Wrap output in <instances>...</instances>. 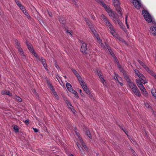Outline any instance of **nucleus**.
I'll use <instances>...</instances> for the list:
<instances>
[{
	"instance_id": "nucleus-1",
	"label": "nucleus",
	"mask_w": 156,
	"mask_h": 156,
	"mask_svg": "<svg viewBox=\"0 0 156 156\" xmlns=\"http://www.w3.org/2000/svg\"><path fill=\"white\" fill-rule=\"evenodd\" d=\"M142 13L146 20L148 23H151L152 21L151 17L148 12L146 10H143Z\"/></svg>"
},
{
	"instance_id": "nucleus-2",
	"label": "nucleus",
	"mask_w": 156,
	"mask_h": 156,
	"mask_svg": "<svg viewBox=\"0 0 156 156\" xmlns=\"http://www.w3.org/2000/svg\"><path fill=\"white\" fill-rule=\"evenodd\" d=\"M113 3L114 6L118 12H119V14L122 15V13L121 12V8L120 7V3L119 0H113Z\"/></svg>"
},
{
	"instance_id": "nucleus-3",
	"label": "nucleus",
	"mask_w": 156,
	"mask_h": 156,
	"mask_svg": "<svg viewBox=\"0 0 156 156\" xmlns=\"http://www.w3.org/2000/svg\"><path fill=\"white\" fill-rule=\"evenodd\" d=\"M105 24L106 26L109 28L110 30V31L111 33L115 37V35L114 34L115 30L114 29L113 26L112 24L110 22L109 20H108L106 21L105 23Z\"/></svg>"
},
{
	"instance_id": "nucleus-4",
	"label": "nucleus",
	"mask_w": 156,
	"mask_h": 156,
	"mask_svg": "<svg viewBox=\"0 0 156 156\" xmlns=\"http://www.w3.org/2000/svg\"><path fill=\"white\" fill-rule=\"evenodd\" d=\"M92 33H93L94 36L97 38L98 41V42H99L101 46L102 47L105 48V45H104V44H103L102 42V40L99 37L98 35L96 30H94Z\"/></svg>"
},
{
	"instance_id": "nucleus-5",
	"label": "nucleus",
	"mask_w": 156,
	"mask_h": 156,
	"mask_svg": "<svg viewBox=\"0 0 156 156\" xmlns=\"http://www.w3.org/2000/svg\"><path fill=\"white\" fill-rule=\"evenodd\" d=\"M138 61L139 63L142 66L143 68H144L145 70L147 72L150 74L153 71L151 70L148 67H147L145 64L142 61L140 60H138Z\"/></svg>"
},
{
	"instance_id": "nucleus-6",
	"label": "nucleus",
	"mask_w": 156,
	"mask_h": 156,
	"mask_svg": "<svg viewBox=\"0 0 156 156\" xmlns=\"http://www.w3.org/2000/svg\"><path fill=\"white\" fill-rule=\"evenodd\" d=\"M140 89L141 90L142 93L145 96H147L148 94L146 91V89L144 87V86L142 84L139 85V86H138Z\"/></svg>"
},
{
	"instance_id": "nucleus-7",
	"label": "nucleus",
	"mask_w": 156,
	"mask_h": 156,
	"mask_svg": "<svg viewBox=\"0 0 156 156\" xmlns=\"http://www.w3.org/2000/svg\"><path fill=\"white\" fill-rule=\"evenodd\" d=\"M134 6L136 8L139 9L141 7V4L138 0H131Z\"/></svg>"
},
{
	"instance_id": "nucleus-8",
	"label": "nucleus",
	"mask_w": 156,
	"mask_h": 156,
	"mask_svg": "<svg viewBox=\"0 0 156 156\" xmlns=\"http://www.w3.org/2000/svg\"><path fill=\"white\" fill-rule=\"evenodd\" d=\"M96 1L98 3H101L106 9L107 12L111 9L109 7L106 5L102 0H96Z\"/></svg>"
},
{
	"instance_id": "nucleus-9",
	"label": "nucleus",
	"mask_w": 156,
	"mask_h": 156,
	"mask_svg": "<svg viewBox=\"0 0 156 156\" xmlns=\"http://www.w3.org/2000/svg\"><path fill=\"white\" fill-rule=\"evenodd\" d=\"M87 45L85 43H83L82 44L81 48L80 49L81 51L83 53L86 54L87 53Z\"/></svg>"
},
{
	"instance_id": "nucleus-10",
	"label": "nucleus",
	"mask_w": 156,
	"mask_h": 156,
	"mask_svg": "<svg viewBox=\"0 0 156 156\" xmlns=\"http://www.w3.org/2000/svg\"><path fill=\"white\" fill-rule=\"evenodd\" d=\"M132 91L137 96L140 97L141 96V93L137 87L133 89L132 90Z\"/></svg>"
},
{
	"instance_id": "nucleus-11",
	"label": "nucleus",
	"mask_w": 156,
	"mask_h": 156,
	"mask_svg": "<svg viewBox=\"0 0 156 156\" xmlns=\"http://www.w3.org/2000/svg\"><path fill=\"white\" fill-rule=\"evenodd\" d=\"M41 61L42 65H43L44 67L47 70H48L47 67V65L46 60L43 57H40V59L39 60Z\"/></svg>"
},
{
	"instance_id": "nucleus-12",
	"label": "nucleus",
	"mask_w": 156,
	"mask_h": 156,
	"mask_svg": "<svg viewBox=\"0 0 156 156\" xmlns=\"http://www.w3.org/2000/svg\"><path fill=\"white\" fill-rule=\"evenodd\" d=\"M76 134L77 135V136L79 138V140H80V141L81 144L82 146L84 147L85 150L86 151L88 152V149L87 147V146H86V145L84 143H83V140L80 137V136L79 135V134H78L76 133Z\"/></svg>"
},
{
	"instance_id": "nucleus-13",
	"label": "nucleus",
	"mask_w": 156,
	"mask_h": 156,
	"mask_svg": "<svg viewBox=\"0 0 156 156\" xmlns=\"http://www.w3.org/2000/svg\"><path fill=\"white\" fill-rule=\"evenodd\" d=\"M105 48H104L103 47V48L104 49H105L106 48L108 49L110 53V54H111V55L113 57L115 55H114V54L112 52V50L111 49L110 47L105 42Z\"/></svg>"
},
{
	"instance_id": "nucleus-14",
	"label": "nucleus",
	"mask_w": 156,
	"mask_h": 156,
	"mask_svg": "<svg viewBox=\"0 0 156 156\" xmlns=\"http://www.w3.org/2000/svg\"><path fill=\"white\" fill-rule=\"evenodd\" d=\"M97 74L99 76L100 79H101V81L103 84H104V82H105V80H104V78H103L102 76V73L100 71H98L97 72Z\"/></svg>"
},
{
	"instance_id": "nucleus-15",
	"label": "nucleus",
	"mask_w": 156,
	"mask_h": 156,
	"mask_svg": "<svg viewBox=\"0 0 156 156\" xmlns=\"http://www.w3.org/2000/svg\"><path fill=\"white\" fill-rule=\"evenodd\" d=\"M151 33L154 36H156V27H151L150 28Z\"/></svg>"
},
{
	"instance_id": "nucleus-16",
	"label": "nucleus",
	"mask_w": 156,
	"mask_h": 156,
	"mask_svg": "<svg viewBox=\"0 0 156 156\" xmlns=\"http://www.w3.org/2000/svg\"><path fill=\"white\" fill-rule=\"evenodd\" d=\"M71 70L74 73V74L77 77L78 80L80 79V78H81V77L80 75L77 72L75 69L72 68L71 69Z\"/></svg>"
},
{
	"instance_id": "nucleus-17",
	"label": "nucleus",
	"mask_w": 156,
	"mask_h": 156,
	"mask_svg": "<svg viewBox=\"0 0 156 156\" xmlns=\"http://www.w3.org/2000/svg\"><path fill=\"white\" fill-rule=\"evenodd\" d=\"M78 80H79L83 88H84V87H87L85 82L81 78H80V79H79Z\"/></svg>"
},
{
	"instance_id": "nucleus-18",
	"label": "nucleus",
	"mask_w": 156,
	"mask_h": 156,
	"mask_svg": "<svg viewBox=\"0 0 156 156\" xmlns=\"http://www.w3.org/2000/svg\"><path fill=\"white\" fill-rule=\"evenodd\" d=\"M27 45V47L30 50V51L31 52V53L34 52V50L33 48V47L31 45V44H29L28 43L26 42Z\"/></svg>"
},
{
	"instance_id": "nucleus-19",
	"label": "nucleus",
	"mask_w": 156,
	"mask_h": 156,
	"mask_svg": "<svg viewBox=\"0 0 156 156\" xmlns=\"http://www.w3.org/2000/svg\"><path fill=\"white\" fill-rule=\"evenodd\" d=\"M138 77H139V79H140L142 81H144V83H143V84H145L146 83H147V82L145 81L146 78L143 74L141 73Z\"/></svg>"
},
{
	"instance_id": "nucleus-20",
	"label": "nucleus",
	"mask_w": 156,
	"mask_h": 156,
	"mask_svg": "<svg viewBox=\"0 0 156 156\" xmlns=\"http://www.w3.org/2000/svg\"><path fill=\"white\" fill-rule=\"evenodd\" d=\"M128 85L132 90L137 87L135 84L131 82L128 83Z\"/></svg>"
},
{
	"instance_id": "nucleus-21",
	"label": "nucleus",
	"mask_w": 156,
	"mask_h": 156,
	"mask_svg": "<svg viewBox=\"0 0 156 156\" xmlns=\"http://www.w3.org/2000/svg\"><path fill=\"white\" fill-rule=\"evenodd\" d=\"M58 19L60 23H62L63 25L65 24L66 23V20H64V18L63 16H60L58 18Z\"/></svg>"
},
{
	"instance_id": "nucleus-22",
	"label": "nucleus",
	"mask_w": 156,
	"mask_h": 156,
	"mask_svg": "<svg viewBox=\"0 0 156 156\" xmlns=\"http://www.w3.org/2000/svg\"><path fill=\"white\" fill-rule=\"evenodd\" d=\"M1 94L3 95H7L9 96H12V94L10 93V92L8 90H2L1 92Z\"/></svg>"
},
{
	"instance_id": "nucleus-23",
	"label": "nucleus",
	"mask_w": 156,
	"mask_h": 156,
	"mask_svg": "<svg viewBox=\"0 0 156 156\" xmlns=\"http://www.w3.org/2000/svg\"><path fill=\"white\" fill-rule=\"evenodd\" d=\"M47 83L48 87L50 88L51 91H52L55 90L53 87L49 80H47Z\"/></svg>"
},
{
	"instance_id": "nucleus-24",
	"label": "nucleus",
	"mask_w": 156,
	"mask_h": 156,
	"mask_svg": "<svg viewBox=\"0 0 156 156\" xmlns=\"http://www.w3.org/2000/svg\"><path fill=\"white\" fill-rule=\"evenodd\" d=\"M141 80L139 79V78L136 79V84L138 86H139V85L143 84L144 83V81H141Z\"/></svg>"
},
{
	"instance_id": "nucleus-25",
	"label": "nucleus",
	"mask_w": 156,
	"mask_h": 156,
	"mask_svg": "<svg viewBox=\"0 0 156 156\" xmlns=\"http://www.w3.org/2000/svg\"><path fill=\"white\" fill-rule=\"evenodd\" d=\"M15 47L17 49L21 48L20 43L18 41L16 40L15 41Z\"/></svg>"
},
{
	"instance_id": "nucleus-26",
	"label": "nucleus",
	"mask_w": 156,
	"mask_h": 156,
	"mask_svg": "<svg viewBox=\"0 0 156 156\" xmlns=\"http://www.w3.org/2000/svg\"><path fill=\"white\" fill-rule=\"evenodd\" d=\"M12 127L15 133H17L19 132V127L16 125H13Z\"/></svg>"
},
{
	"instance_id": "nucleus-27",
	"label": "nucleus",
	"mask_w": 156,
	"mask_h": 156,
	"mask_svg": "<svg viewBox=\"0 0 156 156\" xmlns=\"http://www.w3.org/2000/svg\"><path fill=\"white\" fill-rule=\"evenodd\" d=\"M123 75L125 79L128 83L131 82L130 79L129 78L128 76L127 75L126 73L124 75Z\"/></svg>"
},
{
	"instance_id": "nucleus-28",
	"label": "nucleus",
	"mask_w": 156,
	"mask_h": 156,
	"mask_svg": "<svg viewBox=\"0 0 156 156\" xmlns=\"http://www.w3.org/2000/svg\"><path fill=\"white\" fill-rule=\"evenodd\" d=\"M66 86L67 89L69 91L73 89L72 86L69 83H66Z\"/></svg>"
},
{
	"instance_id": "nucleus-29",
	"label": "nucleus",
	"mask_w": 156,
	"mask_h": 156,
	"mask_svg": "<svg viewBox=\"0 0 156 156\" xmlns=\"http://www.w3.org/2000/svg\"><path fill=\"white\" fill-rule=\"evenodd\" d=\"M151 93L152 95L155 97L156 99V89H152L151 90Z\"/></svg>"
},
{
	"instance_id": "nucleus-30",
	"label": "nucleus",
	"mask_w": 156,
	"mask_h": 156,
	"mask_svg": "<svg viewBox=\"0 0 156 156\" xmlns=\"http://www.w3.org/2000/svg\"><path fill=\"white\" fill-rule=\"evenodd\" d=\"M144 105L149 110H152V108L148 103L147 102H145L144 103Z\"/></svg>"
},
{
	"instance_id": "nucleus-31",
	"label": "nucleus",
	"mask_w": 156,
	"mask_h": 156,
	"mask_svg": "<svg viewBox=\"0 0 156 156\" xmlns=\"http://www.w3.org/2000/svg\"><path fill=\"white\" fill-rule=\"evenodd\" d=\"M109 15L110 16H111L112 17H113L114 16V14L112 12V10L111 9H110V10H109L107 11Z\"/></svg>"
},
{
	"instance_id": "nucleus-32",
	"label": "nucleus",
	"mask_w": 156,
	"mask_h": 156,
	"mask_svg": "<svg viewBox=\"0 0 156 156\" xmlns=\"http://www.w3.org/2000/svg\"><path fill=\"white\" fill-rule=\"evenodd\" d=\"M101 16L105 23L108 20L107 19V17L104 15L102 14L101 15Z\"/></svg>"
},
{
	"instance_id": "nucleus-33",
	"label": "nucleus",
	"mask_w": 156,
	"mask_h": 156,
	"mask_svg": "<svg viewBox=\"0 0 156 156\" xmlns=\"http://www.w3.org/2000/svg\"><path fill=\"white\" fill-rule=\"evenodd\" d=\"M83 89L85 92L87 94H89V93L90 92L87 87H84V88H83Z\"/></svg>"
},
{
	"instance_id": "nucleus-34",
	"label": "nucleus",
	"mask_w": 156,
	"mask_h": 156,
	"mask_svg": "<svg viewBox=\"0 0 156 156\" xmlns=\"http://www.w3.org/2000/svg\"><path fill=\"white\" fill-rule=\"evenodd\" d=\"M15 98L16 99V100L19 102H21L22 101V99L17 95H16L15 96Z\"/></svg>"
},
{
	"instance_id": "nucleus-35",
	"label": "nucleus",
	"mask_w": 156,
	"mask_h": 156,
	"mask_svg": "<svg viewBox=\"0 0 156 156\" xmlns=\"http://www.w3.org/2000/svg\"><path fill=\"white\" fill-rule=\"evenodd\" d=\"M32 53L34 55V56H35L36 59L38 60L40 59V57H39V56L38 55L37 53H36L35 52H34H34H32Z\"/></svg>"
},
{
	"instance_id": "nucleus-36",
	"label": "nucleus",
	"mask_w": 156,
	"mask_h": 156,
	"mask_svg": "<svg viewBox=\"0 0 156 156\" xmlns=\"http://www.w3.org/2000/svg\"><path fill=\"white\" fill-rule=\"evenodd\" d=\"M86 135L87 136L90 138H91V135L90 133V131L88 130H87L86 131Z\"/></svg>"
},
{
	"instance_id": "nucleus-37",
	"label": "nucleus",
	"mask_w": 156,
	"mask_h": 156,
	"mask_svg": "<svg viewBox=\"0 0 156 156\" xmlns=\"http://www.w3.org/2000/svg\"><path fill=\"white\" fill-rule=\"evenodd\" d=\"M20 56L22 57V58L24 59L25 58V56L24 55V53L23 51L21 53H19Z\"/></svg>"
},
{
	"instance_id": "nucleus-38",
	"label": "nucleus",
	"mask_w": 156,
	"mask_h": 156,
	"mask_svg": "<svg viewBox=\"0 0 156 156\" xmlns=\"http://www.w3.org/2000/svg\"><path fill=\"white\" fill-rule=\"evenodd\" d=\"M119 68L120 71L123 73V75H124L126 73L125 71L122 68L120 67V66L119 67Z\"/></svg>"
},
{
	"instance_id": "nucleus-39",
	"label": "nucleus",
	"mask_w": 156,
	"mask_h": 156,
	"mask_svg": "<svg viewBox=\"0 0 156 156\" xmlns=\"http://www.w3.org/2000/svg\"><path fill=\"white\" fill-rule=\"evenodd\" d=\"M119 76H118V75L117 74H115L114 75V79L116 80L117 81H118V80L119 79Z\"/></svg>"
},
{
	"instance_id": "nucleus-40",
	"label": "nucleus",
	"mask_w": 156,
	"mask_h": 156,
	"mask_svg": "<svg viewBox=\"0 0 156 156\" xmlns=\"http://www.w3.org/2000/svg\"><path fill=\"white\" fill-rule=\"evenodd\" d=\"M150 74L154 76V78L156 80V73H155L153 71Z\"/></svg>"
},
{
	"instance_id": "nucleus-41",
	"label": "nucleus",
	"mask_w": 156,
	"mask_h": 156,
	"mask_svg": "<svg viewBox=\"0 0 156 156\" xmlns=\"http://www.w3.org/2000/svg\"><path fill=\"white\" fill-rule=\"evenodd\" d=\"M20 9L23 12V11H25L26 9H25L24 7L23 6V5H22L20 7H19Z\"/></svg>"
},
{
	"instance_id": "nucleus-42",
	"label": "nucleus",
	"mask_w": 156,
	"mask_h": 156,
	"mask_svg": "<svg viewBox=\"0 0 156 156\" xmlns=\"http://www.w3.org/2000/svg\"><path fill=\"white\" fill-rule=\"evenodd\" d=\"M115 19L114 21L115 22H117L118 24L119 23V22H121V21L118 18H114Z\"/></svg>"
},
{
	"instance_id": "nucleus-43",
	"label": "nucleus",
	"mask_w": 156,
	"mask_h": 156,
	"mask_svg": "<svg viewBox=\"0 0 156 156\" xmlns=\"http://www.w3.org/2000/svg\"><path fill=\"white\" fill-rule=\"evenodd\" d=\"M66 102L68 106V107L69 106H70L71 105V102L68 100H66Z\"/></svg>"
},
{
	"instance_id": "nucleus-44",
	"label": "nucleus",
	"mask_w": 156,
	"mask_h": 156,
	"mask_svg": "<svg viewBox=\"0 0 156 156\" xmlns=\"http://www.w3.org/2000/svg\"><path fill=\"white\" fill-rule=\"evenodd\" d=\"M70 92L73 93L74 94H76L77 92L75 90H74L73 89H71L70 91Z\"/></svg>"
},
{
	"instance_id": "nucleus-45",
	"label": "nucleus",
	"mask_w": 156,
	"mask_h": 156,
	"mask_svg": "<svg viewBox=\"0 0 156 156\" xmlns=\"http://www.w3.org/2000/svg\"><path fill=\"white\" fill-rule=\"evenodd\" d=\"M69 109L74 114L75 113V112H76L75 110L74 109L73 107H72V108H69Z\"/></svg>"
},
{
	"instance_id": "nucleus-46",
	"label": "nucleus",
	"mask_w": 156,
	"mask_h": 156,
	"mask_svg": "<svg viewBox=\"0 0 156 156\" xmlns=\"http://www.w3.org/2000/svg\"><path fill=\"white\" fill-rule=\"evenodd\" d=\"M127 17H128V16H126V18H125V22H126V25L127 27L129 28V26H128V25L127 24Z\"/></svg>"
},
{
	"instance_id": "nucleus-47",
	"label": "nucleus",
	"mask_w": 156,
	"mask_h": 156,
	"mask_svg": "<svg viewBox=\"0 0 156 156\" xmlns=\"http://www.w3.org/2000/svg\"><path fill=\"white\" fill-rule=\"evenodd\" d=\"M18 52H19V53H21L23 51V50L21 48H19L18 49Z\"/></svg>"
},
{
	"instance_id": "nucleus-48",
	"label": "nucleus",
	"mask_w": 156,
	"mask_h": 156,
	"mask_svg": "<svg viewBox=\"0 0 156 156\" xmlns=\"http://www.w3.org/2000/svg\"><path fill=\"white\" fill-rule=\"evenodd\" d=\"M87 94L91 99H92L93 98V97L90 92L89 93V94Z\"/></svg>"
},
{
	"instance_id": "nucleus-49",
	"label": "nucleus",
	"mask_w": 156,
	"mask_h": 156,
	"mask_svg": "<svg viewBox=\"0 0 156 156\" xmlns=\"http://www.w3.org/2000/svg\"><path fill=\"white\" fill-rule=\"evenodd\" d=\"M48 13L49 16L51 17H52V13L51 12L48 11Z\"/></svg>"
},
{
	"instance_id": "nucleus-50",
	"label": "nucleus",
	"mask_w": 156,
	"mask_h": 156,
	"mask_svg": "<svg viewBox=\"0 0 156 156\" xmlns=\"http://www.w3.org/2000/svg\"><path fill=\"white\" fill-rule=\"evenodd\" d=\"M120 26L121 28H124V26L123 25V24L122 23V22H119V23L118 24Z\"/></svg>"
},
{
	"instance_id": "nucleus-51",
	"label": "nucleus",
	"mask_w": 156,
	"mask_h": 156,
	"mask_svg": "<svg viewBox=\"0 0 156 156\" xmlns=\"http://www.w3.org/2000/svg\"><path fill=\"white\" fill-rule=\"evenodd\" d=\"M117 81L118 82H122V78L119 76V79Z\"/></svg>"
},
{
	"instance_id": "nucleus-52",
	"label": "nucleus",
	"mask_w": 156,
	"mask_h": 156,
	"mask_svg": "<svg viewBox=\"0 0 156 156\" xmlns=\"http://www.w3.org/2000/svg\"><path fill=\"white\" fill-rule=\"evenodd\" d=\"M90 28L91 30V31L93 32L94 30H95L94 29V28L93 26H91V27H90Z\"/></svg>"
},
{
	"instance_id": "nucleus-53",
	"label": "nucleus",
	"mask_w": 156,
	"mask_h": 156,
	"mask_svg": "<svg viewBox=\"0 0 156 156\" xmlns=\"http://www.w3.org/2000/svg\"><path fill=\"white\" fill-rule=\"evenodd\" d=\"M81 154L83 155H84V154H85V153L83 149L82 148V149H81L80 150Z\"/></svg>"
},
{
	"instance_id": "nucleus-54",
	"label": "nucleus",
	"mask_w": 156,
	"mask_h": 156,
	"mask_svg": "<svg viewBox=\"0 0 156 156\" xmlns=\"http://www.w3.org/2000/svg\"><path fill=\"white\" fill-rule=\"evenodd\" d=\"M84 19L86 21L87 23L90 22V21L87 18H85Z\"/></svg>"
},
{
	"instance_id": "nucleus-55",
	"label": "nucleus",
	"mask_w": 156,
	"mask_h": 156,
	"mask_svg": "<svg viewBox=\"0 0 156 156\" xmlns=\"http://www.w3.org/2000/svg\"><path fill=\"white\" fill-rule=\"evenodd\" d=\"M55 67L58 69H60V67L59 66L57 65V64L55 63Z\"/></svg>"
},
{
	"instance_id": "nucleus-56",
	"label": "nucleus",
	"mask_w": 156,
	"mask_h": 156,
	"mask_svg": "<svg viewBox=\"0 0 156 156\" xmlns=\"http://www.w3.org/2000/svg\"><path fill=\"white\" fill-rule=\"evenodd\" d=\"M23 12L25 14V15L26 16L29 14L26 10H25V11H23Z\"/></svg>"
},
{
	"instance_id": "nucleus-57",
	"label": "nucleus",
	"mask_w": 156,
	"mask_h": 156,
	"mask_svg": "<svg viewBox=\"0 0 156 156\" xmlns=\"http://www.w3.org/2000/svg\"><path fill=\"white\" fill-rule=\"evenodd\" d=\"M80 93L82 96H84V94L83 93H82V91L81 90H80Z\"/></svg>"
},
{
	"instance_id": "nucleus-58",
	"label": "nucleus",
	"mask_w": 156,
	"mask_h": 156,
	"mask_svg": "<svg viewBox=\"0 0 156 156\" xmlns=\"http://www.w3.org/2000/svg\"><path fill=\"white\" fill-rule=\"evenodd\" d=\"M87 24H88V26H89V28H90V27H91V26H93L92 23L90 22L87 23Z\"/></svg>"
},
{
	"instance_id": "nucleus-59",
	"label": "nucleus",
	"mask_w": 156,
	"mask_h": 156,
	"mask_svg": "<svg viewBox=\"0 0 156 156\" xmlns=\"http://www.w3.org/2000/svg\"><path fill=\"white\" fill-rule=\"evenodd\" d=\"M134 71L135 72V73L136 74L137 73H138L140 72L137 69H135L134 70Z\"/></svg>"
},
{
	"instance_id": "nucleus-60",
	"label": "nucleus",
	"mask_w": 156,
	"mask_h": 156,
	"mask_svg": "<svg viewBox=\"0 0 156 156\" xmlns=\"http://www.w3.org/2000/svg\"><path fill=\"white\" fill-rule=\"evenodd\" d=\"M75 95V97L76 98H79V96L77 94V93L76 94H74Z\"/></svg>"
},
{
	"instance_id": "nucleus-61",
	"label": "nucleus",
	"mask_w": 156,
	"mask_h": 156,
	"mask_svg": "<svg viewBox=\"0 0 156 156\" xmlns=\"http://www.w3.org/2000/svg\"><path fill=\"white\" fill-rule=\"evenodd\" d=\"M15 1L17 5L20 2L18 0H15Z\"/></svg>"
},
{
	"instance_id": "nucleus-62",
	"label": "nucleus",
	"mask_w": 156,
	"mask_h": 156,
	"mask_svg": "<svg viewBox=\"0 0 156 156\" xmlns=\"http://www.w3.org/2000/svg\"><path fill=\"white\" fill-rule=\"evenodd\" d=\"M33 129H34V132L35 133L37 132L38 131V129L36 128H33Z\"/></svg>"
},
{
	"instance_id": "nucleus-63",
	"label": "nucleus",
	"mask_w": 156,
	"mask_h": 156,
	"mask_svg": "<svg viewBox=\"0 0 156 156\" xmlns=\"http://www.w3.org/2000/svg\"><path fill=\"white\" fill-rule=\"evenodd\" d=\"M27 16V17L28 19H30V16L29 14H28V15H27L26 16Z\"/></svg>"
},
{
	"instance_id": "nucleus-64",
	"label": "nucleus",
	"mask_w": 156,
	"mask_h": 156,
	"mask_svg": "<svg viewBox=\"0 0 156 156\" xmlns=\"http://www.w3.org/2000/svg\"><path fill=\"white\" fill-rule=\"evenodd\" d=\"M51 91L54 95H55L56 94V93L55 90H54Z\"/></svg>"
}]
</instances>
